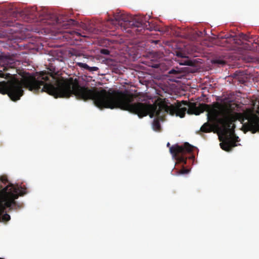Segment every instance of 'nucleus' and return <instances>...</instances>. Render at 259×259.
I'll return each instance as SVG.
<instances>
[{"instance_id":"1","label":"nucleus","mask_w":259,"mask_h":259,"mask_svg":"<svg viewBox=\"0 0 259 259\" xmlns=\"http://www.w3.org/2000/svg\"><path fill=\"white\" fill-rule=\"evenodd\" d=\"M74 95L77 99L88 101L92 100L95 105L100 109L119 108L123 110L137 114L140 118L149 115L151 118L154 116L152 126L155 131H160L161 125L159 120L163 121L166 114L176 115L183 118L185 116L188 109L185 107L182 101L176 106L165 104L157 105L143 103L133 104L134 98L138 95L131 94L128 90H113L107 91L101 88L93 87L89 88L81 86L77 78L70 77L58 79L55 77V98H69Z\"/></svg>"},{"instance_id":"2","label":"nucleus","mask_w":259,"mask_h":259,"mask_svg":"<svg viewBox=\"0 0 259 259\" xmlns=\"http://www.w3.org/2000/svg\"><path fill=\"white\" fill-rule=\"evenodd\" d=\"M183 103L184 106H188V114L199 115L204 111L208 112V119L215 121L223 126V131L226 135H228L233 122L242 116L241 113L234 112L238 108V105L235 103L227 105L217 103L218 109L211 108L210 105L204 103L189 102L187 101H183Z\"/></svg>"},{"instance_id":"3","label":"nucleus","mask_w":259,"mask_h":259,"mask_svg":"<svg viewBox=\"0 0 259 259\" xmlns=\"http://www.w3.org/2000/svg\"><path fill=\"white\" fill-rule=\"evenodd\" d=\"M1 188V186L0 187ZM27 194L26 189L12 184L9 185L0 190V221H9L10 215L6 213L2 216L6 208L9 210H17L23 207V203L16 201L19 196H23Z\"/></svg>"},{"instance_id":"4","label":"nucleus","mask_w":259,"mask_h":259,"mask_svg":"<svg viewBox=\"0 0 259 259\" xmlns=\"http://www.w3.org/2000/svg\"><path fill=\"white\" fill-rule=\"evenodd\" d=\"M114 19H111V23L120 26L126 32L132 30L128 29L132 28L137 34L142 33L143 30H152L155 28L154 24L149 21V16L136 15L134 17L125 14L123 11L117 10L113 13Z\"/></svg>"},{"instance_id":"5","label":"nucleus","mask_w":259,"mask_h":259,"mask_svg":"<svg viewBox=\"0 0 259 259\" xmlns=\"http://www.w3.org/2000/svg\"><path fill=\"white\" fill-rule=\"evenodd\" d=\"M167 147L169 148V151L177 161L180 163H183V167L180 170H177L175 175H185L189 172L190 169L186 168L184 164L187 163V157L185 156L187 153H191L195 147L188 142H185L183 145L179 146L178 144L170 146V143H167Z\"/></svg>"},{"instance_id":"6","label":"nucleus","mask_w":259,"mask_h":259,"mask_svg":"<svg viewBox=\"0 0 259 259\" xmlns=\"http://www.w3.org/2000/svg\"><path fill=\"white\" fill-rule=\"evenodd\" d=\"M235 125L233 123L230 127L228 135H226L223 131V126H221L220 131L221 134L224 136V140L220 144L221 148L224 151L230 152L232 148L237 146L236 142L239 141V137L234 135V128Z\"/></svg>"},{"instance_id":"7","label":"nucleus","mask_w":259,"mask_h":259,"mask_svg":"<svg viewBox=\"0 0 259 259\" xmlns=\"http://www.w3.org/2000/svg\"><path fill=\"white\" fill-rule=\"evenodd\" d=\"M222 46L228 48H234L242 44V40H248L249 37L242 33L237 35H225L221 36Z\"/></svg>"},{"instance_id":"8","label":"nucleus","mask_w":259,"mask_h":259,"mask_svg":"<svg viewBox=\"0 0 259 259\" xmlns=\"http://www.w3.org/2000/svg\"><path fill=\"white\" fill-rule=\"evenodd\" d=\"M247 122L243 124V127L246 131H250L252 133L259 132V113L251 114L246 118Z\"/></svg>"},{"instance_id":"9","label":"nucleus","mask_w":259,"mask_h":259,"mask_svg":"<svg viewBox=\"0 0 259 259\" xmlns=\"http://www.w3.org/2000/svg\"><path fill=\"white\" fill-rule=\"evenodd\" d=\"M16 65L14 59L4 53H0V66L3 67L4 71L8 70L9 68H13Z\"/></svg>"},{"instance_id":"10","label":"nucleus","mask_w":259,"mask_h":259,"mask_svg":"<svg viewBox=\"0 0 259 259\" xmlns=\"http://www.w3.org/2000/svg\"><path fill=\"white\" fill-rule=\"evenodd\" d=\"M177 56L179 58V59L178 60V61L179 62L180 65L192 67L196 66V65L197 62L196 60L190 59L182 52H177Z\"/></svg>"},{"instance_id":"11","label":"nucleus","mask_w":259,"mask_h":259,"mask_svg":"<svg viewBox=\"0 0 259 259\" xmlns=\"http://www.w3.org/2000/svg\"><path fill=\"white\" fill-rule=\"evenodd\" d=\"M41 20H45V23L50 25H54L60 23L59 19L54 14H47Z\"/></svg>"},{"instance_id":"12","label":"nucleus","mask_w":259,"mask_h":259,"mask_svg":"<svg viewBox=\"0 0 259 259\" xmlns=\"http://www.w3.org/2000/svg\"><path fill=\"white\" fill-rule=\"evenodd\" d=\"M77 64L79 67H81L82 68H83L84 69L88 70L89 71H90L91 72L97 71L99 70L98 67H90L86 63H78Z\"/></svg>"},{"instance_id":"13","label":"nucleus","mask_w":259,"mask_h":259,"mask_svg":"<svg viewBox=\"0 0 259 259\" xmlns=\"http://www.w3.org/2000/svg\"><path fill=\"white\" fill-rule=\"evenodd\" d=\"M211 131V126L208 122L205 123L200 128V131L203 133H209Z\"/></svg>"},{"instance_id":"14","label":"nucleus","mask_w":259,"mask_h":259,"mask_svg":"<svg viewBox=\"0 0 259 259\" xmlns=\"http://www.w3.org/2000/svg\"><path fill=\"white\" fill-rule=\"evenodd\" d=\"M13 22L9 20H0V27L11 26L13 25Z\"/></svg>"},{"instance_id":"15","label":"nucleus","mask_w":259,"mask_h":259,"mask_svg":"<svg viewBox=\"0 0 259 259\" xmlns=\"http://www.w3.org/2000/svg\"><path fill=\"white\" fill-rule=\"evenodd\" d=\"M213 63L214 64H218L220 65H224L226 64V62L225 61L221 60V59H215L213 61Z\"/></svg>"},{"instance_id":"16","label":"nucleus","mask_w":259,"mask_h":259,"mask_svg":"<svg viewBox=\"0 0 259 259\" xmlns=\"http://www.w3.org/2000/svg\"><path fill=\"white\" fill-rule=\"evenodd\" d=\"M100 53L103 55H108L110 54V51L108 49H102L100 50Z\"/></svg>"},{"instance_id":"17","label":"nucleus","mask_w":259,"mask_h":259,"mask_svg":"<svg viewBox=\"0 0 259 259\" xmlns=\"http://www.w3.org/2000/svg\"><path fill=\"white\" fill-rule=\"evenodd\" d=\"M128 91L131 94H132V93H131L129 91ZM132 94H134V95H138V96L137 97H136L135 98H134V99H136V98H139L138 101H140V97L142 96V94H141V93H137V94H133V93H132ZM134 101H135V100H134L133 102H132L133 104H134V103H135L134 102ZM137 103H140V102H137ZM135 103H137V102H136Z\"/></svg>"},{"instance_id":"18","label":"nucleus","mask_w":259,"mask_h":259,"mask_svg":"<svg viewBox=\"0 0 259 259\" xmlns=\"http://www.w3.org/2000/svg\"><path fill=\"white\" fill-rule=\"evenodd\" d=\"M178 73H179V71L175 69H171V70H170L169 71V74H178Z\"/></svg>"},{"instance_id":"19","label":"nucleus","mask_w":259,"mask_h":259,"mask_svg":"<svg viewBox=\"0 0 259 259\" xmlns=\"http://www.w3.org/2000/svg\"><path fill=\"white\" fill-rule=\"evenodd\" d=\"M70 21L72 22V23L73 24L75 22V21L72 20V19H70Z\"/></svg>"},{"instance_id":"20","label":"nucleus","mask_w":259,"mask_h":259,"mask_svg":"<svg viewBox=\"0 0 259 259\" xmlns=\"http://www.w3.org/2000/svg\"><path fill=\"white\" fill-rule=\"evenodd\" d=\"M190 158H194V156L193 155L191 156V157H189Z\"/></svg>"},{"instance_id":"21","label":"nucleus","mask_w":259,"mask_h":259,"mask_svg":"<svg viewBox=\"0 0 259 259\" xmlns=\"http://www.w3.org/2000/svg\"><path fill=\"white\" fill-rule=\"evenodd\" d=\"M155 68H157L158 67V65H156L155 66H153Z\"/></svg>"},{"instance_id":"22","label":"nucleus","mask_w":259,"mask_h":259,"mask_svg":"<svg viewBox=\"0 0 259 259\" xmlns=\"http://www.w3.org/2000/svg\"><path fill=\"white\" fill-rule=\"evenodd\" d=\"M154 42H155V43H157V42H158V40H155Z\"/></svg>"},{"instance_id":"23","label":"nucleus","mask_w":259,"mask_h":259,"mask_svg":"<svg viewBox=\"0 0 259 259\" xmlns=\"http://www.w3.org/2000/svg\"><path fill=\"white\" fill-rule=\"evenodd\" d=\"M68 24L67 23H65V24H64V25H68Z\"/></svg>"},{"instance_id":"24","label":"nucleus","mask_w":259,"mask_h":259,"mask_svg":"<svg viewBox=\"0 0 259 259\" xmlns=\"http://www.w3.org/2000/svg\"><path fill=\"white\" fill-rule=\"evenodd\" d=\"M220 141H222V138L221 137H220Z\"/></svg>"}]
</instances>
